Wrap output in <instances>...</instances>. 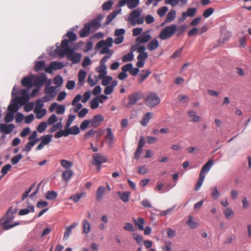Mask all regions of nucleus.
<instances>
[{"label": "nucleus", "instance_id": "nucleus-9", "mask_svg": "<svg viewBox=\"0 0 251 251\" xmlns=\"http://www.w3.org/2000/svg\"><path fill=\"white\" fill-rule=\"evenodd\" d=\"M92 164L94 165H100L107 161V158L106 156L100 153H94L92 156Z\"/></svg>", "mask_w": 251, "mask_h": 251}, {"label": "nucleus", "instance_id": "nucleus-54", "mask_svg": "<svg viewBox=\"0 0 251 251\" xmlns=\"http://www.w3.org/2000/svg\"><path fill=\"white\" fill-rule=\"evenodd\" d=\"M211 196L213 199L217 200L220 196V192L218 191L217 187L215 186L211 188Z\"/></svg>", "mask_w": 251, "mask_h": 251}, {"label": "nucleus", "instance_id": "nucleus-62", "mask_svg": "<svg viewBox=\"0 0 251 251\" xmlns=\"http://www.w3.org/2000/svg\"><path fill=\"white\" fill-rule=\"evenodd\" d=\"M112 79V77L111 76H105L102 79L101 84L103 86H107Z\"/></svg>", "mask_w": 251, "mask_h": 251}, {"label": "nucleus", "instance_id": "nucleus-47", "mask_svg": "<svg viewBox=\"0 0 251 251\" xmlns=\"http://www.w3.org/2000/svg\"><path fill=\"white\" fill-rule=\"evenodd\" d=\"M204 178H205V176H202L201 175H200L199 178L198 180L197 184L195 187V190L196 191H198L200 188V187L202 185V184L203 182Z\"/></svg>", "mask_w": 251, "mask_h": 251}, {"label": "nucleus", "instance_id": "nucleus-25", "mask_svg": "<svg viewBox=\"0 0 251 251\" xmlns=\"http://www.w3.org/2000/svg\"><path fill=\"white\" fill-rule=\"evenodd\" d=\"M133 223L137 228L140 230H144V225H145V221L143 218L139 217L137 220L133 218Z\"/></svg>", "mask_w": 251, "mask_h": 251}, {"label": "nucleus", "instance_id": "nucleus-1", "mask_svg": "<svg viewBox=\"0 0 251 251\" xmlns=\"http://www.w3.org/2000/svg\"><path fill=\"white\" fill-rule=\"evenodd\" d=\"M60 54L62 56L66 55L68 60L72 61L73 64H77L79 62L81 57V54L75 53L74 50L69 47V40L65 39L61 42Z\"/></svg>", "mask_w": 251, "mask_h": 251}, {"label": "nucleus", "instance_id": "nucleus-12", "mask_svg": "<svg viewBox=\"0 0 251 251\" xmlns=\"http://www.w3.org/2000/svg\"><path fill=\"white\" fill-rule=\"evenodd\" d=\"M145 144V139L143 136H141L138 144L137 149L134 153V158L138 159L140 157V155L142 152V148Z\"/></svg>", "mask_w": 251, "mask_h": 251}, {"label": "nucleus", "instance_id": "nucleus-2", "mask_svg": "<svg viewBox=\"0 0 251 251\" xmlns=\"http://www.w3.org/2000/svg\"><path fill=\"white\" fill-rule=\"evenodd\" d=\"M176 28L174 26V24L167 26L163 28L159 35V37L162 40H167L172 36L175 33Z\"/></svg>", "mask_w": 251, "mask_h": 251}, {"label": "nucleus", "instance_id": "nucleus-36", "mask_svg": "<svg viewBox=\"0 0 251 251\" xmlns=\"http://www.w3.org/2000/svg\"><path fill=\"white\" fill-rule=\"evenodd\" d=\"M130 194L128 192H119L118 195L122 201L127 202L129 201Z\"/></svg>", "mask_w": 251, "mask_h": 251}, {"label": "nucleus", "instance_id": "nucleus-58", "mask_svg": "<svg viewBox=\"0 0 251 251\" xmlns=\"http://www.w3.org/2000/svg\"><path fill=\"white\" fill-rule=\"evenodd\" d=\"M75 118V115H69L68 116V119L67 120V123L66 124L65 127L66 129H68L70 126L72 124V122L74 120V119Z\"/></svg>", "mask_w": 251, "mask_h": 251}, {"label": "nucleus", "instance_id": "nucleus-15", "mask_svg": "<svg viewBox=\"0 0 251 251\" xmlns=\"http://www.w3.org/2000/svg\"><path fill=\"white\" fill-rule=\"evenodd\" d=\"M113 40L111 37L107 38L105 40H101L96 45V48L100 49L104 46L110 48L112 46Z\"/></svg>", "mask_w": 251, "mask_h": 251}, {"label": "nucleus", "instance_id": "nucleus-4", "mask_svg": "<svg viewBox=\"0 0 251 251\" xmlns=\"http://www.w3.org/2000/svg\"><path fill=\"white\" fill-rule=\"evenodd\" d=\"M52 82L51 79L47 78L46 75L44 74H41L39 76L35 77L34 81V85L37 87L40 88L44 84L46 86H49Z\"/></svg>", "mask_w": 251, "mask_h": 251}, {"label": "nucleus", "instance_id": "nucleus-57", "mask_svg": "<svg viewBox=\"0 0 251 251\" xmlns=\"http://www.w3.org/2000/svg\"><path fill=\"white\" fill-rule=\"evenodd\" d=\"M86 75V72L82 70H81L79 71L78 77V81L79 82H82Z\"/></svg>", "mask_w": 251, "mask_h": 251}, {"label": "nucleus", "instance_id": "nucleus-3", "mask_svg": "<svg viewBox=\"0 0 251 251\" xmlns=\"http://www.w3.org/2000/svg\"><path fill=\"white\" fill-rule=\"evenodd\" d=\"M160 102V99L157 94L154 92H151L146 98V104L150 107H153L158 105Z\"/></svg>", "mask_w": 251, "mask_h": 251}, {"label": "nucleus", "instance_id": "nucleus-60", "mask_svg": "<svg viewBox=\"0 0 251 251\" xmlns=\"http://www.w3.org/2000/svg\"><path fill=\"white\" fill-rule=\"evenodd\" d=\"M63 79L60 75L56 76L53 79L54 83L58 86H60L63 83Z\"/></svg>", "mask_w": 251, "mask_h": 251}, {"label": "nucleus", "instance_id": "nucleus-28", "mask_svg": "<svg viewBox=\"0 0 251 251\" xmlns=\"http://www.w3.org/2000/svg\"><path fill=\"white\" fill-rule=\"evenodd\" d=\"M197 12V9L196 8H189L186 12H183L182 17L183 20H185L186 17H194Z\"/></svg>", "mask_w": 251, "mask_h": 251}, {"label": "nucleus", "instance_id": "nucleus-30", "mask_svg": "<svg viewBox=\"0 0 251 251\" xmlns=\"http://www.w3.org/2000/svg\"><path fill=\"white\" fill-rule=\"evenodd\" d=\"M78 224L77 223H74L69 226L66 227V230L64 232L63 237L64 239H67L69 237L70 234L72 233V229L76 226Z\"/></svg>", "mask_w": 251, "mask_h": 251}, {"label": "nucleus", "instance_id": "nucleus-39", "mask_svg": "<svg viewBox=\"0 0 251 251\" xmlns=\"http://www.w3.org/2000/svg\"><path fill=\"white\" fill-rule=\"evenodd\" d=\"M57 196V194L54 191H48L45 194V198L48 200H54Z\"/></svg>", "mask_w": 251, "mask_h": 251}, {"label": "nucleus", "instance_id": "nucleus-31", "mask_svg": "<svg viewBox=\"0 0 251 251\" xmlns=\"http://www.w3.org/2000/svg\"><path fill=\"white\" fill-rule=\"evenodd\" d=\"M46 66V63L44 61H37L35 63L34 70L36 72H39L44 70Z\"/></svg>", "mask_w": 251, "mask_h": 251}, {"label": "nucleus", "instance_id": "nucleus-64", "mask_svg": "<svg viewBox=\"0 0 251 251\" xmlns=\"http://www.w3.org/2000/svg\"><path fill=\"white\" fill-rule=\"evenodd\" d=\"M22 158L23 155L21 154H19L11 159V162L13 165H16Z\"/></svg>", "mask_w": 251, "mask_h": 251}, {"label": "nucleus", "instance_id": "nucleus-35", "mask_svg": "<svg viewBox=\"0 0 251 251\" xmlns=\"http://www.w3.org/2000/svg\"><path fill=\"white\" fill-rule=\"evenodd\" d=\"M186 224L191 229L196 228L198 226V223L194 221V218L191 215L188 216Z\"/></svg>", "mask_w": 251, "mask_h": 251}, {"label": "nucleus", "instance_id": "nucleus-41", "mask_svg": "<svg viewBox=\"0 0 251 251\" xmlns=\"http://www.w3.org/2000/svg\"><path fill=\"white\" fill-rule=\"evenodd\" d=\"M176 12L175 10L170 11L166 15L165 22H171L173 21L176 17Z\"/></svg>", "mask_w": 251, "mask_h": 251}, {"label": "nucleus", "instance_id": "nucleus-53", "mask_svg": "<svg viewBox=\"0 0 251 251\" xmlns=\"http://www.w3.org/2000/svg\"><path fill=\"white\" fill-rule=\"evenodd\" d=\"M104 189V187L103 186H100L98 189L97 192V199L98 200H100L103 197Z\"/></svg>", "mask_w": 251, "mask_h": 251}, {"label": "nucleus", "instance_id": "nucleus-26", "mask_svg": "<svg viewBox=\"0 0 251 251\" xmlns=\"http://www.w3.org/2000/svg\"><path fill=\"white\" fill-rule=\"evenodd\" d=\"M159 46V43L157 38L152 39L148 44L147 48L149 50L152 51L156 49Z\"/></svg>", "mask_w": 251, "mask_h": 251}, {"label": "nucleus", "instance_id": "nucleus-32", "mask_svg": "<svg viewBox=\"0 0 251 251\" xmlns=\"http://www.w3.org/2000/svg\"><path fill=\"white\" fill-rule=\"evenodd\" d=\"M152 117V114L151 112H148L144 115L142 120L140 121V124L143 126H146Z\"/></svg>", "mask_w": 251, "mask_h": 251}, {"label": "nucleus", "instance_id": "nucleus-18", "mask_svg": "<svg viewBox=\"0 0 251 251\" xmlns=\"http://www.w3.org/2000/svg\"><path fill=\"white\" fill-rule=\"evenodd\" d=\"M188 0H165V3L170 4L172 6H175L177 5L180 6H183L187 3Z\"/></svg>", "mask_w": 251, "mask_h": 251}, {"label": "nucleus", "instance_id": "nucleus-51", "mask_svg": "<svg viewBox=\"0 0 251 251\" xmlns=\"http://www.w3.org/2000/svg\"><path fill=\"white\" fill-rule=\"evenodd\" d=\"M51 67L54 70H58L62 69L64 65L62 62H58L56 61L51 62Z\"/></svg>", "mask_w": 251, "mask_h": 251}, {"label": "nucleus", "instance_id": "nucleus-46", "mask_svg": "<svg viewBox=\"0 0 251 251\" xmlns=\"http://www.w3.org/2000/svg\"><path fill=\"white\" fill-rule=\"evenodd\" d=\"M38 141V139H35L33 141H29L26 144L25 148L23 150L29 151L31 150V148L35 144V143Z\"/></svg>", "mask_w": 251, "mask_h": 251}, {"label": "nucleus", "instance_id": "nucleus-45", "mask_svg": "<svg viewBox=\"0 0 251 251\" xmlns=\"http://www.w3.org/2000/svg\"><path fill=\"white\" fill-rule=\"evenodd\" d=\"M61 166L65 169H68L73 166V163L70 161L62 159L60 161Z\"/></svg>", "mask_w": 251, "mask_h": 251}, {"label": "nucleus", "instance_id": "nucleus-38", "mask_svg": "<svg viewBox=\"0 0 251 251\" xmlns=\"http://www.w3.org/2000/svg\"><path fill=\"white\" fill-rule=\"evenodd\" d=\"M174 26H175L176 28L175 33H176L177 36H179L184 33L187 28L186 25H181L178 27L176 25H174Z\"/></svg>", "mask_w": 251, "mask_h": 251}, {"label": "nucleus", "instance_id": "nucleus-50", "mask_svg": "<svg viewBox=\"0 0 251 251\" xmlns=\"http://www.w3.org/2000/svg\"><path fill=\"white\" fill-rule=\"evenodd\" d=\"M51 135H47L41 137L42 142L45 145H47L50 143L51 141Z\"/></svg>", "mask_w": 251, "mask_h": 251}, {"label": "nucleus", "instance_id": "nucleus-23", "mask_svg": "<svg viewBox=\"0 0 251 251\" xmlns=\"http://www.w3.org/2000/svg\"><path fill=\"white\" fill-rule=\"evenodd\" d=\"M117 84L118 82L117 80H114L112 81L109 85L106 86L104 90V93L107 95L111 94L113 92L114 87H116Z\"/></svg>", "mask_w": 251, "mask_h": 251}, {"label": "nucleus", "instance_id": "nucleus-6", "mask_svg": "<svg viewBox=\"0 0 251 251\" xmlns=\"http://www.w3.org/2000/svg\"><path fill=\"white\" fill-rule=\"evenodd\" d=\"M55 87L53 86L46 85L45 89V93L48 94L43 97V99L45 101H48L53 99L56 96L55 92Z\"/></svg>", "mask_w": 251, "mask_h": 251}, {"label": "nucleus", "instance_id": "nucleus-10", "mask_svg": "<svg viewBox=\"0 0 251 251\" xmlns=\"http://www.w3.org/2000/svg\"><path fill=\"white\" fill-rule=\"evenodd\" d=\"M142 97L143 94L140 92H135L131 94L128 97V104L129 105H134Z\"/></svg>", "mask_w": 251, "mask_h": 251}, {"label": "nucleus", "instance_id": "nucleus-8", "mask_svg": "<svg viewBox=\"0 0 251 251\" xmlns=\"http://www.w3.org/2000/svg\"><path fill=\"white\" fill-rule=\"evenodd\" d=\"M151 39V35L149 33V31H147L141 35H139L135 40L136 45H139L141 44L148 43Z\"/></svg>", "mask_w": 251, "mask_h": 251}, {"label": "nucleus", "instance_id": "nucleus-52", "mask_svg": "<svg viewBox=\"0 0 251 251\" xmlns=\"http://www.w3.org/2000/svg\"><path fill=\"white\" fill-rule=\"evenodd\" d=\"M134 59V54L132 52H129L122 57V60L124 62L131 61Z\"/></svg>", "mask_w": 251, "mask_h": 251}, {"label": "nucleus", "instance_id": "nucleus-16", "mask_svg": "<svg viewBox=\"0 0 251 251\" xmlns=\"http://www.w3.org/2000/svg\"><path fill=\"white\" fill-rule=\"evenodd\" d=\"M148 57L147 52H142L139 53L137 56L138 61L136 63V66L139 68H142L145 64V60Z\"/></svg>", "mask_w": 251, "mask_h": 251}, {"label": "nucleus", "instance_id": "nucleus-59", "mask_svg": "<svg viewBox=\"0 0 251 251\" xmlns=\"http://www.w3.org/2000/svg\"><path fill=\"white\" fill-rule=\"evenodd\" d=\"M168 11V8L166 6H163L159 8L157 10V14L161 17L164 16Z\"/></svg>", "mask_w": 251, "mask_h": 251}, {"label": "nucleus", "instance_id": "nucleus-7", "mask_svg": "<svg viewBox=\"0 0 251 251\" xmlns=\"http://www.w3.org/2000/svg\"><path fill=\"white\" fill-rule=\"evenodd\" d=\"M28 91L26 89H23L21 92V96H17L14 98L15 101H18L21 106L25 104L29 100Z\"/></svg>", "mask_w": 251, "mask_h": 251}, {"label": "nucleus", "instance_id": "nucleus-48", "mask_svg": "<svg viewBox=\"0 0 251 251\" xmlns=\"http://www.w3.org/2000/svg\"><path fill=\"white\" fill-rule=\"evenodd\" d=\"M67 131L70 133V134L77 135L79 132L80 130L77 126H75L72 128H69L67 129Z\"/></svg>", "mask_w": 251, "mask_h": 251}, {"label": "nucleus", "instance_id": "nucleus-55", "mask_svg": "<svg viewBox=\"0 0 251 251\" xmlns=\"http://www.w3.org/2000/svg\"><path fill=\"white\" fill-rule=\"evenodd\" d=\"M47 125V123L44 122L40 123L37 126V131L40 133L43 132L46 129Z\"/></svg>", "mask_w": 251, "mask_h": 251}, {"label": "nucleus", "instance_id": "nucleus-34", "mask_svg": "<svg viewBox=\"0 0 251 251\" xmlns=\"http://www.w3.org/2000/svg\"><path fill=\"white\" fill-rule=\"evenodd\" d=\"M73 175V172L72 170H66L63 172L62 177L66 182H68L70 180Z\"/></svg>", "mask_w": 251, "mask_h": 251}, {"label": "nucleus", "instance_id": "nucleus-22", "mask_svg": "<svg viewBox=\"0 0 251 251\" xmlns=\"http://www.w3.org/2000/svg\"><path fill=\"white\" fill-rule=\"evenodd\" d=\"M151 74V72L150 70H143L141 73L139 74L138 78V81L139 83L141 84L143 81L149 76Z\"/></svg>", "mask_w": 251, "mask_h": 251}, {"label": "nucleus", "instance_id": "nucleus-14", "mask_svg": "<svg viewBox=\"0 0 251 251\" xmlns=\"http://www.w3.org/2000/svg\"><path fill=\"white\" fill-rule=\"evenodd\" d=\"M141 15V11L139 9H135L130 12L128 18V21L131 25L134 26L136 25V20Z\"/></svg>", "mask_w": 251, "mask_h": 251}, {"label": "nucleus", "instance_id": "nucleus-56", "mask_svg": "<svg viewBox=\"0 0 251 251\" xmlns=\"http://www.w3.org/2000/svg\"><path fill=\"white\" fill-rule=\"evenodd\" d=\"M82 196V193H77L71 196L70 199L72 200L75 202H78Z\"/></svg>", "mask_w": 251, "mask_h": 251}, {"label": "nucleus", "instance_id": "nucleus-20", "mask_svg": "<svg viewBox=\"0 0 251 251\" xmlns=\"http://www.w3.org/2000/svg\"><path fill=\"white\" fill-rule=\"evenodd\" d=\"M33 77V75L24 77L21 81L22 85L29 88L32 87L33 86L32 80Z\"/></svg>", "mask_w": 251, "mask_h": 251}, {"label": "nucleus", "instance_id": "nucleus-40", "mask_svg": "<svg viewBox=\"0 0 251 251\" xmlns=\"http://www.w3.org/2000/svg\"><path fill=\"white\" fill-rule=\"evenodd\" d=\"M188 116L191 118V121L193 122H198L200 121V117L197 115L196 112L194 111H189L188 112Z\"/></svg>", "mask_w": 251, "mask_h": 251}, {"label": "nucleus", "instance_id": "nucleus-5", "mask_svg": "<svg viewBox=\"0 0 251 251\" xmlns=\"http://www.w3.org/2000/svg\"><path fill=\"white\" fill-rule=\"evenodd\" d=\"M17 212V209H13L12 207H10L6 215L4 217V221L1 224V226L3 227V230L5 226H8L11 222H12L14 219V214Z\"/></svg>", "mask_w": 251, "mask_h": 251}, {"label": "nucleus", "instance_id": "nucleus-27", "mask_svg": "<svg viewBox=\"0 0 251 251\" xmlns=\"http://www.w3.org/2000/svg\"><path fill=\"white\" fill-rule=\"evenodd\" d=\"M91 26L89 24H85L84 27L79 31L80 37H87L90 33Z\"/></svg>", "mask_w": 251, "mask_h": 251}, {"label": "nucleus", "instance_id": "nucleus-43", "mask_svg": "<svg viewBox=\"0 0 251 251\" xmlns=\"http://www.w3.org/2000/svg\"><path fill=\"white\" fill-rule=\"evenodd\" d=\"M139 4V0H129L128 1L127 7L130 9H134Z\"/></svg>", "mask_w": 251, "mask_h": 251}, {"label": "nucleus", "instance_id": "nucleus-21", "mask_svg": "<svg viewBox=\"0 0 251 251\" xmlns=\"http://www.w3.org/2000/svg\"><path fill=\"white\" fill-rule=\"evenodd\" d=\"M213 164V160L212 159L208 160V161L201 168L200 175L205 176L204 173H207L210 170Z\"/></svg>", "mask_w": 251, "mask_h": 251}, {"label": "nucleus", "instance_id": "nucleus-29", "mask_svg": "<svg viewBox=\"0 0 251 251\" xmlns=\"http://www.w3.org/2000/svg\"><path fill=\"white\" fill-rule=\"evenodd\" d=\"M121 10H115L110 14H109L106 19L105 22V25H107L110 23V22L117 16V15L121 12Z\"/></svg>", "mask_w": 251, "mask_h": 251}, {"label": "nucleus", "instance_id": "nucleus-44", "mask_svg": "<svg viewBox=\"0 0 251 251\" xmlns=\"http://www.w3.org/2000/svg\"><path fill=\"white\" fill-rule=\"evenodd\" d=\"M34 111L36 113V117L38 119H40L43 118L46 115L47 112L45 109L34 110Z\"/></svg>", "mask_w": 251, "mask_h": 251}, {"label": "nucleus", "instance_id": "nucleus-19", "mask_svg": "<svg viewBox=\"0 0 251 251\" xmlns=\"http://www.w3.org/2000/svg\"><path fill=\"white\" fill-rule=\"evenodd\" d=\"M107 134L105 137L106 143L109 146H112L114 140V136L111 128L108 127L106 129Z\"/></svg>", "mask_w": 251, "mask_h": 251}, {"label": "nucleus", "instance_id": "nucleus-33", "mask_svg": "<svg viewBox=\"0 0 251 251\" xmlns=\"http://www.w3.org/2000/svg\"><path fill=\"white\" fill-rule=\"evenodd\" d=\"M30 212H34V206L32 204H29L27 208L22 209L19 212V215H25L28 214Z\"/></svg>", "mask_w": 251, "mask_h": 251}, {"label": "nucleus", "instance_id": "nucleus-42", "mask_svg": "<svg viewBox=\"0 0 251 251\" xmlns=\"http://www.w3.org/2000/svg\"><path fill=\"white\" fill-rule=\"evenodd\" d=\"M70 135V133L67 131V129L64 130H60L59 131L55 133L54 134V137L55 138H60L62 136L67 137Z\"/></svg>", "mask_w": 251, "mask_h": 251}, {"label": "nucleus", "instance_id": "nucleus-61", "mask_svg": "<svg viewBox=\"0 0 251 251\" xmlns=\"http://www.w3.org/2000/svg\"><path fill=\"white\" fill-rule=\"evenodd\" d=\"M57 119L56 116L54 114H53L48 119L47 124L48 125H52L54 123H55L57 121Z\"/></svg>", "mask_w": 251, "mask_h": 251}, {"label": "nucleus", "instance_id": "nucleus-49", "mask_svg": "<svg viewBox=\"0 0 251 251\" xmlns=\"http://www.w3.org/2000/svg\"><path fill=\"white\" fill-rule=\"evenodd\" d=\"M113 4V2L109 0L105 2H104L102 6V9L103 10H109L111 9L112 5Z\"/></svg>", "mask_w": 251, "mask_h": 251}, {"label": "nucleus", "instance_id": "nucleus-11", "mask_svg": "<svg viewBox=\"0 0 251 251\" xmlns=\"http://www.w3.org/2000/svg\"><path fill=\"white\" fill-rule=\"evenodd\" d=\"M104 121V117L101 114H97L93 116L90 120L91 126L97 128L100 126Z\"/></svg>", "mask_w": 251, "mask_h": 251}, {"label": "nucleus", "instance_id": "nucleus-13", "mask_svg": "<svg viewBox=\"0 0 251 251\" xmlns=\"http://www.w3.org/2000/svg\"><path fill=\"white\" fill-rule=\"evenodd\" d=\"M103 16L101 15H99L96 17L94 19L92 20L90 23H87L91 26L94 30H97L100 27V22L102 20Z\"/></svg>", "mask_w": 251, "mask_h": 251}, {"label": "nucleus", "instance_id": "nucleus-63", "mask_svg": "<svg viewBox=\"0 0 251 251\" xmlns=\"http://www.w3.org/2000/svg\"><path fill=\"white\" fill-rule=\"evenodd\" d=\"M14 119V113L12 112H8L4 118V121L6 123H9Z\"/></svg>", "mask_w": 251, "mask_h": 251}, {"label": "nucleus", "instance_id": "nucleus-17", "mask_svg": "<svg viewBox=\"0 0 251 251\" xmlns=\"http://www.w3.org/2000/svg\"><path fill=\"white\" fill-rule=\"evenodd\" d=\"M14 127L15 126L12 124L9 125L2 124L0 125V131L5 134H9L13 131Z\"/></svg>", "mask_w": 251, "mask_h": 251}, {"label": "nucleus", "instance_id": "nucleus-37", "mask_svg": "<svg viewBox=\"0 0 251 251\" xmlns=\"http://www.w3.org/2000/svg\"><path fill=\"white\" fill-rule=\"evenodd\" d=\"M83 233L87 234L91 230V225L89 222L86 220L83 221Z\"/></svg>", "mask_w": 251, "mask_h": 251}, {"label": "nucleus", "instance_id": "nucleus-24", "mask_svg": "<svg viewBox=\"0 0 251 251\" xmlns=\"http://www.w3.org/2000/svg\"><path fill=\"white\" fill-rule=\"evenodd\" d=\"M19 102L18 101H15L14 99L11 100V103L8 106V110L9 112L15 113L19 108L18 104Z\"/></svg>", "mask_w": 251, "mask_h": 251}]
</instances>
